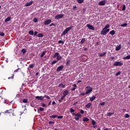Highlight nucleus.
Masks as SVG:
<instances>
[{
	"mask_svg": "<svg viewBox=\"0 0 130 130\" xmlns=\"http://www.w3.org/2000/svg\"><path fill=\"white\" fill-rule=\"evenodd\" d=\"M72 115H75L76 116V118H75V120L78 121L80 118H82V115L80 114V113H77V114L74 113H72Z\"/></svg>",
	"mask_w": 130,
	"mask_h": 130,
	"instance_id": "obj_1",
	"label": "nucleus"
},
{
	"mask_svg": "<svg viewBox=\"0 0 130 130\" xmlns=\"http://www.w3.org/2000/svg\"><path fill=\"white\" fill-rule=\"evenodd\" d=\"M74 26H71L70 27H68L66 28V29L63 31V32L61 34V36H63V35H66L71 30Z\"/></svg>",
	"mask_w": 130,
	"mask_h": 130,
	"instance_id": "obj_2",
	"label": "nucleus"
},
{
	"mask_svg": "<svg viewBox=\"0 0 130 130\" xmlns=\"http://www.w3.org/2000/svg\"><path fill=\"white\" fill-rule=\"evenodd\" d=\"M86 91L85 92V95H88V94H90L92 91H93V88L90 86H87L86 87Z\"/></svg>",
	"mask_w": 130,
	"mask_h": 130,
	"instance_id": "obj_3",
	"label": "nucleus"
},
{
	"mask_svg": "<svg viewBox=\"0 0 130 130\" xmlns=\"http://www.w3.org/2000/svg\"><path fill=\"white\" fill-rule=\"evenodd\" d=\"M113 66L114 67H121L122 66H123V63L116 61L114 63Z\"/></svg>",
	"mask_w": 130,
	"mask_h": 130,
	"instance_id": "obj_4",
	"label": "nucleus"
},
{
	"mask_svg": "<svg viewBox=\"0 0 130 130\" xmlns=\"http://www.w3.org/2000/svg\"><path fill=\"white\" fill-rule=\"evenodd\" d=\"M5 113H9L10 115H11V113L12 114V115H13V116H14L15 115V113H14V111L12 109H10L9 110H6L5 112Z\"/></svg>",
	"mask_w": 130,
	"mask_h": 130,
	"instance_id": "obj_5",
	"label": "nucleus"
},
{
	"mask_svg": "<svg viewBox=\"0 0 130 130\" xmlns=\"http://www.w3.org/2000/svg\"><path fill=\"white\" fill-rule=\"evenodd\" d=\"M64 16V15L62 14H58L55 16V19L56 20H59V19H61V18H63Z\"/></svg>",
	"mask_w": 130,
	"mask_h": 130,
	"instance_id": "obj_6",
	"label": "nucleus"
},
{
	"mask_svg": "<svg viewBox=\"0 0 130 130\" xmlns=\"http://www.w3.org/2000/svg\"><path fill=\"white\" fill-rule=\"evenodd\" d=\"M86 26L87 27V28H89L90 30H95V27H94V26H93V25L91 24H87L86 25Z\"/></svg>",
	"mask_w": 130,
	"mask_h": 130,
	"instance_id": "obj_7",
	"label": "nucleus"
},
{
	"mask_svg": "<svg viewBox=\"0 0 130 130\" xmlns=\"http://www.w3.org/2000/svg\"><path fill=\"white\" fill-rule=\"evenodd\" d=\"M36 99H38V100L43 101V100H44V97L43 96H36Z\"/></svg>",
	"mask_w": 130,
	"mask_h": 130,
	"instance_id": "obj_8",
	"label": "nucleus"
},
{
	"mask_svg": "<svg viewBox=\"0 0 130 130\" xmlns=\"http://www.w3.org/2000/svg\"><path fill=\"white\" fill-rule=\"evenodd\" d=\"M105 4H106V1L103 0L99 2V6H105Z\"/></svg>",
	"mask_w": 130,
	"mask_h": 130,
	"instance_id": "obj_9",
	"label": "nucleus"
},
{
	"mask_svg": "<svg viewBox=\"0 0 130 130\" xmlns=\"http://www.w3.org/2000/svg\"><path fill=\"white\" fill-rule=\"evenodd\" d=\"M62 69H63V66H60L57 68L56 72H60V71H62Z\"/></svg>",
	"mask_w": 130,
	"mask_h": 130,
	"instance_id": "obj_10",
	"label": "nucleus"
},
{
	"mask_svg": "<svg viewBox=\"0 0 130 130\" xmlns=\"http://www.w3.org/2000/svg\"><path fill=\"white\" fill-rule=\"evenodd\" d=\"M106 34H107L106 29L105 28L103 29L102 31L101 32V35H106Z\"/></svg>",
	"mask_w": 130,
	"mask_h": 130,
	"instance_id": "obj_11",
	"label": "nucleus"
},
{
	"mask_svg": "<svg viewBox=\"0 0 130 130\" xmlns=\"http://www.w3.org/2000/svg\"><path fill=\"white\" fill-rule=\"evenodd\" d=\"M50 23H51V19H48L44 22V25H49V24H50Z\"/></svg>",
	"mask_w": 130,
	"mask_h": 130,
	"instance_id": "obj_12",
	"label": "nucleus"
},
{
	"mask_svg": "<svg viewBox=\"0 0 130 130\" xmlns=\"http://www.w3.org/2000/svg\"><path fill=\"white\" fill-rule=\"evenodd\" d=\"M58 87L59 88H66V85L62 84V83H60V84L58 85Z\"/></svg>",
	"mask_w": 130,
	"mask_h": 130,
	"instance_id": "obj_13",
	"label": "nucleus"
},
{
	"mask_svg": "<svg viewBox=\"0 0 130 130\" xmlns=\"http://www.w3.org/2000/svg\"><path fill=\"white\" fill-rule=\"evenodd\" d=\"M73 87H74L71 89V91H75L76 90V88H77V84H75L73 85Z\"/></svg>",
	"mask_w": 130,
	"mask_h": 130,
	"instance_id": "obj_14",
	"label": "nucleus"
},
{
	"mask_svg": "<svg viewBox=\"0 0 130 130\" xmlns=\"http://www.w3.org/2000/svg\"><path fill=\"white\" fill-rule=\"evenodd\" d=\"M68 94H69V91L68 90H65L63 92V95L65 96V97H67V95H68Z\"/></svg>",
	"mask_w": 130,
	"mask_h": 130,
	"instance_id": "obj_15",
	"label": "nucleus"
},
{
	"mask_svg": "<svg viewBox=\"0 0 130 130\" xmlns=\"http://www.w3.org/2000/svg\"><path fill=\"white\" fill-rule=\"evenodd\" d=\"M59 55V53L58 52H55L54 54L53 55V58L55 57H57Z\"/></svg>",
	"mask_w": 130,
	"mask_h": 130,
	"instance_id": "obj_16",
	"label": "nucleus"
},
{
	"mask_svg": "<svg viewBox=\"0 0 130 130\" xmlns=\"http://www.w3.org/2000/svg\"><path fill=\"white\" fill-rule=\"evenodd\" d=\"M11 16L8 17L7 18L5 19V23H7V22H10L11 21Z\"/></svg>",
	"mask_w": 130,
	"mask_h": 130,
	"instance_id": "obj_17",
	"label": "nucleus"
},
{
	"mask_svg": "<svg viewBox=\"0 0 130 130\" xmlns=\"http://www.w3.org/2000/svg\"><path fill=\"white\" fill-rule=\"evenodd\" d=\"M109 34L110 35H112V36H113L115 34V30H112L111 31H110Z\"/></svg>",
	"mask_w": 130,
	"mask_h": 130,
	"instance_id": "obj_18",
	"label": "nucleus"
},
{
	"mask_svg": "<svg viewBox=\"0 0 130 130\" xmlns=\"http://www.w3.org/2000/svg\"><path fill=\"white\" fill-rule=\"evenodd\" d=\"M91 106H92V103H89L88 104H87L85 106V107H86V108H90V107H91Z\"/></svg>",
	"mask_w": 130,
	"mask_h": 130,
	"instance_id": "obj_19",
	"label": "nucleus"
},
{
	"mask_svg": "<svg viewBox=\"0 0 130 130\" xmlns=\"http://www.w3.org/2000/svg\"><path fill=\"white\" fill-rule=\"evenodd\" d=\"M121 48V46L119 45L116 47L115 50H116V51H118L119 50H120Z\"/></svg>",
	"mask_w": 130,
	"mask_h": 130,
	"instance_id": "obj_20",
	"label": "nucleus"
},
{
	"mask_svg": "<svg viewBox=\"0 0 130 130\" xmlns=\"http://www.w3.org/2000/svg\"><path fill=\"white\" fill-rule=\"evenodd\" d=\"M62 58V57L60 55H58L57 57H56V60H57V61H59V60H61V59Z\"/></svg>",
	"mask_w": 130,
	"mask_h": 130,
	"instance_id": "obj_21",
	"label": "nucleus"
},
{
	"mask_svg": "<svg viewBox=\"0 0 130 130\" xmlns=\"http://www.w3.org/2000/svg\"><path fill=\"white\" fill-rule=\"evenodd\" d=\"M95 99H96V96L95 95L92 96L91 98H90V101L93 102V101L95 100Z\"/></svg>",
	"mask_w": 130,
	"mask_h": 130,
	"instance_id": "obj_22",
	"label": "nucleus"
},
{
	"mask_svg": "<svg viewBox=\"0 0 130 130\" xmlns=\"http://www.w3.org/2000/svg\"><path fill=\"white\" fill-rule=\"evenodd\" d=\"M89 120H90V119H89V118L87 117H84L83 118V121H89Z\"/></svg>",
	"mask_w": 130,
	"mask_h": 130,
	"instance_id": "obj_23",
	"label": "nucleus"
},
{
	"mask_svg": "<svg viewBox=\"0 0 130 130\" xmlns=\"http://www.w3.org/2000/svg\"><path fill=\"white\" fill-rule=\"evenodd\" d=\"M105 55H106V52H105L103 53L100 54V56H101V57H102L104 56Z\"/></svg>",
	"mask_w": 130,
	"mask_h": 130,
	"instance_id": "obj_24",
	"label": "nucleus"
},
{
	"mask_svg": "<svg viewBox=\"0 0 130 130\" xmlns=\"http://www.w3.org/2000/svg\"><path fill=\"white\" fill-rule=\"evenodd\" d=\"M70 62H71V60L67 59L66 60V66H69V64H70Z\"/></svg>",
	"mask_w": 130,
	"mask_h": 130,
	"instance_id": "obj_25",
	"label": "nucleus"
},
{
	"mask_svg": "<svg viewBox=\"0 0 130 130\" xmlns=\"http://www.w3.org/2000/svg\"><path fill=\"white\" fill-rule=\"evenodd\" d=\"M28 34L29 35H31V36H33V35H34V31H33V30H30L29 32H28Z\"/></svg>",
	"mask_w": 130,
	"mask_h": 130,
	"instance_id": "obj_26",
	"label": "nucleus"
},
{
	"mask_svg": "<svg viewBox=\"0 0 130 130\" xmlns=\"http://www.w3.org/2000/svg\"><path fill=\"white\" fill-rule=\"evenodd\" d=\"M22 108H24V111H23V112H21V114H22V113H24V112L25 111V112H26V111H27V108H26V106H22Z\"/></svg>",
	"mask_w": 130,
	"mask_h": 130,
	"instance_id": "obj_27",
	"label": "nucleus"
},
{
	"mask_svg": "<svg viewBox=\"0 0 130 130\" xmlns=\"http://www.w3.org/2000/svg\"><path fill=\"white\" fill-rule=\"evenodd\" d=\"M123 59H130V55H127V56H126L125 57H124L123 58Z\"/></svg>",
	"mask_w": 130,
	"mask_h": 130,
	"instance_id": "obj_28",
	"label": "nucleus"
},
{
	"mask_svg": "<svg viewBox=\"0 0 130 130\" xmlns=\"http://www.w3.org/2000/svg\"><path fill=\"white\" fill-rule=\"evenodd\" d=\"M85 41H86V39L83 38V39L81 40V42H80V43H81V44H83V43H85Z\"/></svg>",
	"mask_w": 130,
	"mask_h": 130,
	"instance_id": "obj_29",
	"label": "nucleus"
},
{
	"mask_svg": "<svg viewBox=\"0 0 130 130\" xmlns=\"http://www.w3.org/2000/svg\"><path fill=\"white\" fill-rule=\"evenodd\" d=\"M78 4H83L84 3V0H77Z\"/></svg>",
	"mask_w": 130,
	"mask_h": 130,
	"instance_id": "obj_30",
	"label": "nucleus"
},
{
	"mask_svg": "<svg viewBox=\"0 0 130 130\" xmlns=\"http://www.w3.org/2000/svg\"><path fill=\"white\" fill-rule=\"evenodd\" d=\"M110 25L107 24L105 25V28H104L106 29H108V28H110Z\"/></svg>",
	"mask_w": 130,
	"mask_h": 130,
	"instance_id": "obj_31",
	"label": "nucleus"
},
{
	"mask_svg": "<svg viewBox=\"0 0 130 130\" xmlns=\"http://www.w3.org/2000/svg\"><path fill=\"white\" fill-rule=\"evenodd\" d=\"M126 26H127V23H126L121 24L120 25L121 27H126Z\"/></svg>",
	"mask_w": 130,
	"mask_h": 130,
	"instance_id": "obj_32",
	"label": "nucleus"
},
{
	"mask_svg": "<svg viewBox=\"0 0 130 130\" xmlns=\"http://www.w3.org/2000/svg\"><path fill=\"white\" fill-rule=\"evenodd\" d=\"M45 53H46V51H45L41 55V57H43L45 55Z\"/></svg>",
	"mask_w": 130,
	"mask_h": 130,
	"instance_id": "obj_33",
	"label": "nucleus"
},
{
	"mask_svg": "<svg viewBox=\"0 0 130 130\" xmlns=\"http://www.w3.org/2000/svg\"><path fill=\"white\" fill-rule=\"evenodd\" d=\"M57 117V115H52L50 116V118H55Z\"/></svg>",
	"mask_w": 130,
	"mask_h": 130,
	"instance_id": "obj_34",
	"label": "nucleus"
},
{
	"mask_svg": "<svg viewBox=\"0 0 130 130\" xmlns=\"http://www.w3.org/2000/svg\"><path fill=\"white\" fill-rule=\"evenodd\" d=\"M70 111L71 113H74L75 112V110L72 108L70 109Z\"/></svg>",
	"mask_w": 130,
	"mask_h": 130,
	"instance_id": "obj_35",
	"label": "nucleus"
},
{
	"mask_svg": "<svg viewBox=\"0 0 130 130\" xmlns=\"http://www.w3.org/2000/svg\"><path fill=\"white\" fill-rule=\"evenodd\" d=\"M58 61L57 60H55L51 62V64H55Z\"/></svg>",
	"mask_w": 130,
	"mask_h": 130,
	"instance_id": "obj_36",
	"label": "nucleus"
},
{
	"mask_svg": "<svg viewBox=\"0 0 130 130\" xmlns=\"http://www.w3.org/2000/svg\"><path fill=\"white\" fill-rule=\"evenodd\" d=\"M57 117L58 118V119H62V118H63V116H57Z\"/></svg>",
	"mask_w": 130,
	"mask_h": 130,
	"instance_id": "obj_37",
	"label": "nucleus"
},
{
	"mask_svg": "<svg viewBox=\"0 0 130 130\" xmlns=\"http://www.w3.org/2000/svg\"><path fill=\"white\" fill-rule=\"evenodd\" d=\"M14 74H12V76L11 77H8V80H13V79H14Z\"/></svg>",
	"mask_w": 130,
	"mask_h": 130,
	"instance_id": "obj_38",
	"label": "nucleus"
},
{
	"mask_svg": "<svg viewBox=\"0 0 130 130\" xmlns=\"http://www.w3.org/2000/svg\"><path fill=\"white\" fill-rule=\"evenodd\" d=\"M29 68H30V69H33V68H34V64H30L29 65Z\"/></svg>",
	"mask_w": 130,
	"mask_h": 130,
	"instance_id": "obj_39",
	"label": "nucleus"
},
{
	"mask_svg": "<svg viewBox=\"0 0 130 130\" xmlns=\"http://www.w3.org/2000/svg\"><path fill=\"white\" fill-rule=\"evenodd\" d=\"M43 36H44L43 34H39L38 35V37H43Z\"/></svg>",
	"mask_w": 130,
	"mask_h": 130,
	"instance_id": "obj_40",
	"label": "nucleus"
},
{
	"mask_svg": "<svg viewBox=\"0 0 130 130\" xmlns=\"http://www.w3.org/2000/svg\"><path fill=\"white\" fill-rule=\"evenodd\" d=\"M23 103H28V99H24L23 100Z\"/></svg>",
	"mask_w": 130,
	"mask_h": 130,
	"instance_id": "obj_41",
	"label": "nucleus"
},
{
	"mask_svg": "<svg viewBox=\"0 0 130 130\" xmlns=\"http://www.w3.org/2000/svg\"><path fill=\"white\" fill-rule=\"evenodd\" d=\"M44 98H47V99H48V100L50 99V98L49 97V96L47 95H45L44 96Z\"/></svg>",
	"mask_w": 130,
	"mask_h": 130,
	"instance_id": "obj_42",
	"label": "nucleus"
},
{
	"mask_svg": "<svg viewBox=\"0 0 130 130\" xmlns=\"http://www.w3.org/2000/svg\"><path fill=\"white\" fill-rule=\"evenodd\" d=\"M91 123L93 125H95V124H96V121H95L94 120H92L91 121Z\"/></svg>",
	"mask_w": 130,
	"mask_h": 130,
	"instance_id": "obj_43",
	"label": "nucleus"
},
{
	"mask_svg": "<svg viewBox=\"0 0 130 130\" xmlns=\"http://www.w3.org/2000/svg\"><path fill=\"white\" fill-rule=\"evenodd\" d=\"M125 9H126V7H125V5H123L122 9V11H125Z\"/></svg>",
	"mask_w": 130,
	"mask_h": 130,
	"instance_id": "obj_44",
	"label": "nucleus"
},
{
	"mask_svg": "<svg viewBox=\"0 0 130 130\" xmlns=\"http://www.w3.org/2000/svg\"><path fill=\"white\" fill-rule=\"evenodd\" d=\"M58 43L59 44H60V43H61V44H64V42H63V41H61V40H59L58 42Z\"/></svg>",
	"mask_w": 130,
	"mask_h": 130,
	"instance_id": "obj_45",
	"label": "nucleus"
},
{
	"mask_svg": "<svg viewBox=\"0 0 130 130\" xmlns=\"http://www.w3.org/2000/svg\"><path fill=\"white\" fill-rule=\"evenodd\" d=\"M33 21L35 22V23H37V22H38V19L35 18L34 19Z\"/></svg>",
	"mask_w": 130,
	"mask_h": 130,
	"instance_id": "obj_46",
	"label": "nucleus"
},
{
	"mask_svg": "<svg viewBox=\"0 0 130 130\" xmlns=\"http://www.w3.org/2000/svg\"><path fill=\"white\" fill-rule=\"evenodd\" d=\"M125 117L126 118H129V117H130L129 115H128V114H126L125 115Z\"/></svg>",
	"mask_w": 130,
	"mask_h": 130,
	"instance_id": "obj_47",
	"label": "nucleus"
},
{
	"mask_svg": "<svg viewBox=\"0 0 130 130\" xmlns=\"http://www.w3.org/2000/svg\"><path fill=\"white\" fill-rule=\"evenodd\" d=\"M100 105H101V106H104V105H105V102H102V103H101L100 104Z\"/></svg>",
	"mask_w": 130,
	"mask_h": 130,
	"instance_id": "obj_48",
	"label": "nucleus"
},
{
	"mask_svg": "<svg viewBox=\"0 0 130 130\" xmlns=\"http://www.w3.org/2000/svg\"><path fill=\"white\" fill-rule=\"evenodd\" d=\"M120 74H121V72L120 71H119L118 72H117L116 74V76H119V75H120Z\"/></svg>",
	"mask_w": 130,
	"mask_h": 130,
	"instance_id": "obj_49",
	"label": "nucleus"
},
{
	"mask_svg": "<svg viewBox=\"0 0 130 130\" xmlns=\"http://www.w3.org/2000/svg\"><path fill=\"white\" fill-rule=\"evenodd\" d=\"M40 111H44V108L41 107L39 108Z\"/></svg>",
	"mask_w": 130,
	"mask_h": 130,
	"instance_id": "obj_50",
	"label": "nucleus"
},
{
	"mask_svg": "<svg viewBox=\"0 0 130 130\" xmlns=\"http://www.w3.org/2000/svg\"><path fill=\"white\" fill-rule=\"evenodd\" d=\"M30 6H31L30 4V3H26L25 4V7H30Z\"/></svg>",
	"mask_w": 130,
	"mask_h": 130,
	"instance_id": "obj_51",
	"label": "nucleus"
},
{
	"mask_svg": "<svg viewBox=\"0 0 130 130\" xmlns=\"http://www.w3.org/2000/svg\"><path fill=\"white\" fill-rule=\"evenodd\" d=\"M0 36H5V32H0Z\"/></svg>",
	"mask_w": 130,
	"mask_h": 130,
	"instance_id": "obj_52",
	"label": "nucleus"
},
{
	"mask_svg": "<svg viewBox=\"0 0 130 130\" xmlns=\"http://www.w3.org/2000/svg\"><path fill=\"white\" fill-rule=\"evenodd\" d=\"M112 114H113V113H108L107 114V116H111V115H112Z\"/></svg>",
	"mask_w": 130,
	"mask_h": 130,
	"instance_id": "obj_53",
	"label": "nucleus"
},
{
	"mask_svg": "<svg viewBox=\"0 0 130 130\" xmlns=\"http://www.w3.org/2000/svg\"><path fill=\"white\" fill-rule=\"evenodd\" d=\"M22 52L24 54V53H26V50L25 49H23L22 50H21Z\"/></svg>",
	"mask_w": 130,
	"mask_h": 130,
	"instance_id": "obj_54",
	"label": "nucleus"
},
{
	"mask_svg": "<svg viewBox=\"0 0 130 130\" xmlns=\"http://www.w3.org/2000/svg\"><path fill=\"white\" fill-rule=\"evenodd\" d=\"M84 112H85L83 110H80V113H81V114H84Z\"/></svg>",
	"mask_w": 130,
	"mask_h": 130,
	"instance_id": "obj_55",
	"label": "nucleus"
},
{
	"mask_svg": "<svg viewBox=\"0 0 130 130\" xmlns=\"http://www.w3.org/2000/svg\"><path fill=\"white\" fill-rule=\"evenodd\" d=\"M66 98V96L64 95H63V96H62L61 97V100H63V99H64Z\"/></svg>",
	"mask_w": 130,
	"mask_h": 130,
	"instance_id": "obj_56",
	"label": "nucleus"
},
{
	"mask_svg": "<svg viewBox=\"0 0 130 130\" xmlns=\"http://www.w3.org/2000/svg\"><path fill=\"white\" fill-rule=\"evenodd\" d=\"M85 93L84 92H82L80 94V96H85Z\"/></svg>",
	"mask_w": 130,
	"mask_h": 130,
	"instance_id": "obj_57",
	"label": "nucleus"
},
{
	"mask_svg": "<svg viewBox=\"0 0 130 130\" xmlns=\"http://www.w3.org/2000/svg\"><path fill=\"white\" fill-rule=\"evenodd\" d=\"M50 27H51V26H54L55 27V26H56L55 24H54V23H51V24H50Z\"/></svg>",
	"mask_w": 130,
	"mask_h": 130,
	"instance_id": "obj_58",
	"label": "nucleus"
},
{
	"mask_svg": "<svg viewBox=\"0 0 130 130\" xmlns=\"http://www.w3.org/2000/svg\"><path fill=\"white\" fill-rule=\"evenodd\" d=\"M37 34H38V32H37V31H35L34 36H37Z\"/></svg>",
	"mask_w": 130,
	"mask_h": 130,
	"instance_id": "obj_59",
	"label": "nucleus"
},
{
	"mask_svg": "<svg viewBox=\"0 0 130 130\" xmlns=\"http://www.w3.org/2000/svg\"><path fill=\"white\" fill-rule=\"evenodd\" d=\"M42 107H46V105H45V104H42Z\"/></svg>",
	"mask_w": 130,
	"mask_h": 130,
	"instance_id": "obj_60",
	"label": "nucleus"
},
{
	"mask_svg": "<svg viewBox=\"0 0 130 130\" xmlns=\"http://www.w3.org/2000/svg\"><path fill=\"white\" fill-rule=\"evenodd\" d=\"M110 30V29H109V28H107L106 29L107 33H108V32H109Z\"/></svg>",
	"mask_w": 130,
	"mask_h": 130,
	"instance_id": "obj_61",
	"label": "nucleus"
},
{
	"mask_svg": "<svg viewBox=\"0 0 130 130\" xmlns=\"http://www.w3.org/2000/svg\"><path fill=\"white\" fill-rule=\"evenodd\" d=\"M49 124H53V123H54V122H52V121H50L49 122Z\"/></svg>",
	"mask_w": 130,
	"mask_h": 130,
	"instance_id": "obj_62",
	"label": "nucleus"
},
{
	"mask_svg": "<svg viewBox=\"0 0 130 130\" xmlns=\"http://www.w3.org/2000/svg\"><path fill=\"white\" fill-rule=\"evenodd\" d=\"M76 9H77V6H73V10H76Z\"/></svg>",
	"mask_w": 130,
	"mask_h": 130,
	"instance_id": "obj_63",
	"label": "nucleus"
},
{
	"mask_svg": "<svg viewBox=\"0 0 130 130\" xmlns=\"http://www.w3.org/2000/svg\"><path fill=\"white\" fill-rule=\"evenodd\" d=\"M77 104H78V102H75V103H74L73 104V106H75V105H77Z\"/></svg>",
	"mask_w": 130,
	"mask_h": 130,
	"instance_id": "obj_64",
	"label": "nucleus"
}]
</instances>
